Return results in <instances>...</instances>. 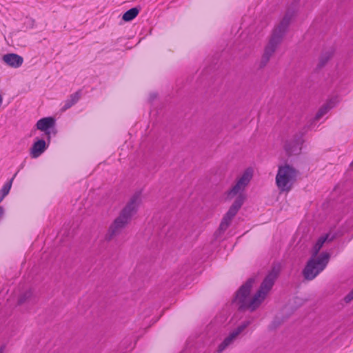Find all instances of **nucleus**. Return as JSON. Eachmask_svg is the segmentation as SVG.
Listing matches in <instances>:
<instances>
[{
    "label": "nucleus",
    "instance_id": "7ed1b4c3",
    "mask_svg": "<svg viewBox=\"0 0 353 353\" xmlns=\"http://www.w3.org/2000/svg\"><path fill=\"white\" fill-rule=\"evenodd\" d=\"M293 17L294 11L288 10L280 23L274 29L268 44L265 47L264 52L261 57L259 64L260 69L265 67L269 62L270 57L275 52L278 45L280 44L287 32Z\"/></svg>",
    "mask_w": 353,
    "mask_h": 353
},
{
    "label": "nucleus",
    "instance_id": "1a4fd4ad",
    "mask_svg": "<svg viewBox=\"0 0 353 353\" xmlns=\"http://www.w3.org/2000/svg\"><path fill=\"white\" fill-rule=\"evenodd\" d=\"M49 143L44 139L37 137L30 149V157L33 159L38 158L48 148Z\"/></svg>",
    "mask_w": 353,
    "mask_h": 353
},
{
    "label": "nucleus",
    "instance_id": "393cba45",
    "mask_svg": "<svg viewBox=\"0 0 353 353\" xmlns=\"http://www.w3.org/2000/svg\"><path fill=\"white\" fill-rule=\"evenodd\" d=\"M4 345H2L0 347V353H3V350H4Z\"/></svg>",
    "mask_w": 353,
    "mask_h": 353
},
{
    "label": "nucleus",
    "instance_id": "b1692460",
    "mask_svg": "<svg viewBox=\"0 0 353 353\" xmlns=\"http://www.w3.org/2000/svg\"><path fill=\"white\" fill-rule=\"evenodd\" d=\"M157 97V94H152L150 95V99L153 100V99H156Z\"/></svg>",
    "mask_w": 353,
    "mask_h": 353
},
{
    "label": "nucleus",
    "instance_id": "4468645a",
    "mask_svg": "<svg viewBox=\"0 0 353 353\" xmlns=\"http://www.w3.org/2000/svg\"><path fill=\"white\" fill-rule=\"evenodd\" d=\"M334 55V50H330L321 53L319 57V63L316 65L317 70L323 68Z\"/></svg>",
    "mask_w": 353,
    "mask_h": 353
},
{
    "label": "nucleus",
    "instance_id": "f257e3e1",
    "mask_svg": "<svg viewBox=\"0 0 353 353\" xmlns=\"http://www.w3.org/2000/svg\"><path fill=\"white\" fill-rule=\"evenodd\" d=\"M280 270L276 267H272L271 270L265 276L260 285L259 289L254 295L248 301L247 299L250 296L251 290L254 283V277L249 278L235 292L232 300V303L239 305L238 311L245 312L250 310L255 311L265 299L267 293L272 289L274 282L279 274Z\"/></svg>",
    "mask_w": 353,
    "mask_h": 353
},
{
    "label": "nucleus",
    "instance_id": "9b49d317",
    "mask_svg": "<svg viewBox=\"0 0 353 353\" xmlns=\"http://www.w3.org/2000/svg\"><path fill=\"white\" fill-rule=\"evenodd\" d=\"M17 175V173L9 180L3 186V188L0 190V203L3 201V199L9 194L10 190L12 187V181ZM4 213V209L3 207L0 206V219L2 217Z\"/></svg>",
    "mask_w": 353,
    "mask_h": 353
},
{
    "label": "nucleus",
    "instance_id": "2eb2a0df",
    "mask_svg": "<svg viewBox=\"0 0 353 353\" xmlns=\"http://www.w3.org/2000/svg\"><path fill=\"white\" fill-rule=\"evenodd\" d=\"M141 8L139 6L134 7L126 12L122 16V20L129 22L133 20L139 14Z\"/></svg>",
    "mask_w": 353,
    "mask_h": 353
},
{
    "label": "nucleus",
    "instance_id": "a878e982",
    "mask_svg": "<svg viewBox=\"0 0 353 353\" xmlns=\"http://www.w3.org/2000/svg\"><path fill=\"white\" fill-rule=\"evenodd\" d=\"M350 167H352V166H353V161H352V162L350 163Z\"/></svg>",
    "mask_w": 353,
    "mask_h": 353
},
{
    "label": "nucleus",
    "instance_id": "9d476101",
    "mask_svg": "<svg viewBox=\"0 0 353 353\" xmlns=\"http://www.w3.org/2000/svg\"><path fill=\"white\" fill-rule=\"evenodd\" d=\"M2 59L8 66L14 68H19L23 62V58L15 53L4 54Z\"/></svg>",
    "mask_w": 353,
    "mask_h": 353
},
{
    "label": "nucleus",
    "instance_id": "a211bd4d",
    "mask_svg": "<svg viewBox=\"0 0 353 353\" xmlns=\"http://www.w3.org/2000/svg\"><path fill=\"white\" fill-rule=\"evenodd\" d=\"M325 243L324 239H322L321 236L318 239L312 248V255H313V256H319L318 254Z\"/></svg>",
    "mask_w": 353,
    "mask_h": 353
},
{
    "label": "nucleus",
    "instance_id": "6e6552de",
    "mask_svg": "<svg viewBox=\"0 0 353 353\" xmlns=\"http://www.w3.org/2000/svg\"><path fill=\"white\" fill-rule=\"evenodd\" d=\"M56 120L52 117H44L39 119L36 124V127L38 130L44 132L47 137V141L50 142L51 140V131L50 129L55 126Z\"/></svg>",
    "mask_w": 353,
    "mask_h": 353
},
{
    "label": "nucleus",
    "instance_id": "f8f14e48",
    "mask_svg": "<svg viewBox=\"0 0 353 353\" xmlns=\"http://www.w3.org/2000/svg\"><path fill=\"white\" fill-rule=\"evenodd\" d=\"M81 97V90H79L76 92L70 94V98L65 101L63 106L61 108V112H63L76 104L80 99Z\"/></svg>",
    "mask_w": 353,
    "mask_h": 353
},
{
    "label": "nucleus",
    "instance_id": "0eeeda50",
    "mask_svg": "<svg viewBox=\"0 0 353 353\" xmlns=\"http://www.w3.org/2000/svg\"><path fill=\"white\" fill-rule=\"evenodd\" d=\"M303 132H299L294 135L292 140L285 141L284 149L288 157H291L293 154H298L301 152L302 145L304 142L303 138Z\"/></svg>",
    "mask_w": 353,
    "mask_h": 353
},
{
    "label": "nucleus",
    "instance_id": "412c9836",
    "mask_svg": "<svg viewBox=\"0 0 353 353\" xmlns=\"http://www.w3.org/2000/svg\"><path fill=\"white\" fill-rule=\"evenodd\" d=\"M322 239H324V241L326 242H332L336 236L335 233L328 232L322 236H321Z\"/></svg>",
    "mask_w": 353,
    "mask_h": 353
},
{
    "label": "nucleus",
    "instance_id": "6ab92c4d",
    "mask_svg": "<svg viewBox=\"0 0 353 353\" xmlns=\"http://www.w3.org/2000/svg\"><path fill=\"white\" fill-rule=\"evenodd\" d=\"M251 323L250 321H245L241 323L239 326H237L234 330H233L231 332L232 334L235 335L237 337L248 326H249Z\"/></svg>",
    "mask_w": 353,
    "mask_h": 353
},
{
    "label": "nucleus",
    "instance_id": "5701e85b",
    "mask_svg": "<svg viewBox=\"0 0 353 353\" xmlns=\"http://www.w3.org/2000/svg\"><path fill=\"white\" fill-rule=\"evenodd\" d=\"M279 325H280V322L279 321H273L271 325H272V328H276Z\"/></svg>",
    "mask_w": 353,
    "mask_h": 353
},
{
    "label": "nucleus",
    "instance_id": "dca6fc26",
    "mask_svg": "<svg viewBox=\"0 0 353 353\" xmlns=\"http://www.w3.org/2000/svg\"><path fill=\"white\" fill-rule=\"evenodd\" d=\"M235 338V335L230 332V334L219 345L217 351L219 352L223 351L234 341Z\"/></svg>",
    "mask_w": 353,
    "mask_h": 353
},
{
    "label": "nucleus",
    "instance_id": "ddd939ff",
    "mask_svg": "<svg viewBox=\"0 0 353 353\" xmlns=\"http://www.w3.org/2000/svg\"><path fill=\"white\" fill-rule=\"evenodd\" d=\"M335 106V102L333 99L328 100L323 104L316 112L314 120L319 121L323 116L327 114L332 108Z\"/></svg>",
    "mask_w": 353,
    "mask_h": 353
},
{
    "label": "nucleus",
    "instance_id": "423d86ee",
    "mask_svg": "<svg viewBox=\"0 0 353 353\" xmlns=\"http://www.w3.org/2000/svg\"><path fill=\"white\" fill-rule=\"evenodd\" d=\"M299 171L292 165L285 163L279 166L276 176V184L281 192H289L296 181Z\"/></svg>",
    "mask_w": 353,
    "mask_h": 353
},
{
    "label": "nucleus",
    "instance_id": "20e7f679",
    "mask_svg": "<svg viewBox=\"0 0 353 353\" xmlns=\"http://www.w3.org/2000/svg\"><path fill=\"white\" fill-rule=\"evenodd\" d=\"M139 198V194L135 193L121 210L119 216L114 219L109 227L108 231L105 236L106 241H110L114 236L119 235L121 230L125 228L131 221L133 214H135L138 210Z\"/></svg>",
    "mask_w": 353,
    "mask_h": 353
},
{
    "label": "nucleus",
    "instance_id": "4be33fe9",
    "mask_svg": "<svg viewBox=\"0 0 353 353\" xmlns=\"http://www.w3.org/2000/svg\"><path fill=\"white\" fill-rule=\"evenodd\" d=\"M343 300L345 303H350L353 300V289L349 292V293L344 297Z\"/></svg>",
    "mask_w": 353,
    "mask_h": 353
},
{
    "label": "nucleus",
    "instance_id": "f3484780",
    "mask_svg": "<svg viewBox=\"0 0 353 353\" xmlns=\"http://www.w3.org/2000/svg\"><path fill=\"white\" fill-rule=\"evenodd\" d=\"M32 296V291L30 289L21 294L18 298L17 304L21 305L27 302Z\"/></svg>",
    "mask_w": 353,
    "mask_h": 353
},
{
    "label": "nucleus",
    "instance_id": "f03ea898",
    "mask_svg": "<svg viewBox=\"0 0 353 353\" xmlns=\"http://www.w3.org/2000/svg\"><path fill=\"white\" fill-rule=\"evenodd\" d=\"M253 176V170L248 168L244 170L242 175L236 180V183L225 192V200L230 201L236 196L234 202L223 215L219 228L214 233L215 239L223 234L231 225V222L241 208L247 196L243 192Z\"/></svg>",
    "mask_w": 353,
    "mask_h": 353
},
{
    "label": "nucleus",
    "instance_id": "39448f33",
    "mask_svg": "<svg viewBox=\"0 0 353 353\" xmlns=\"http://www.w3.org/2000/svg\"><path fill=\"white\" fill-rule=\"evenodd\" d=\"M330 258V254L322 252L319 256H313L308 259L302 271L304 279L307 281L313 280L327 266Z\"/></svg>",
    "mask_w": 353,
    "mask_h": 353
},
{
    "label": "nucleus",
    "instance_id": "aec40b11",
    "mask_svg": "<svg viewBox=\"0 0 353 353\" xmlns=\"http://www.w3.org/2000/svg\"><path fill=\"white\" fill-rule=\"evenodd\" d=\"M251 323L250 321H245L241 323L239 326H237L234 330H233L231 332L232 334L235 335L237 337L248 326H249Z\"/></svg>",
    "mask_w": 353,
    "mask_h": 353
}]
</instances>
